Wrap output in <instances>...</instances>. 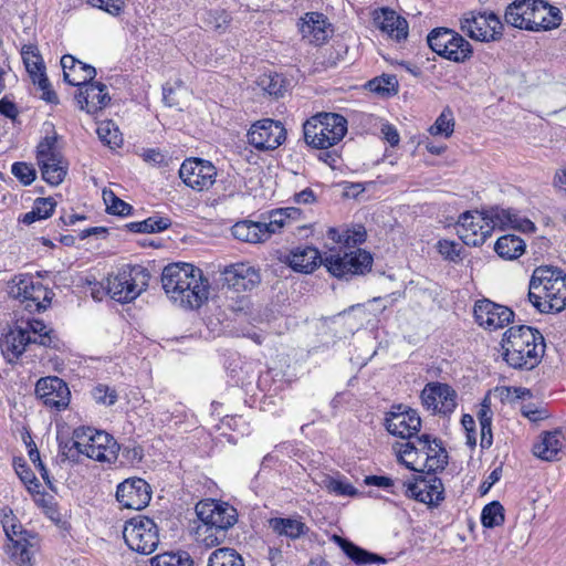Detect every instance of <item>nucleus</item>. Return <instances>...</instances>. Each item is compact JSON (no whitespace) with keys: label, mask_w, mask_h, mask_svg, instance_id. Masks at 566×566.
Instances as JSON below:
<instances>
[{"label":"nucleus","mask_w":566,"mask_h":566,"mask_svg":"<svg viewBox=\"0 0 566 566\" xmlns=\"http://www.w3.org/2000/svg\"><path fill=\"white\" fill-rule=\"evenodd\" d=\"M326 489L331 493H335L336 495L342 496H355L358 494V491L356 488H354L352 484L346 483L342 480L329 478L326 480Z\"/></svg>","instance_id":"4d7b16f0"},{"label":"nucleus","mask_w":566,"mask_h":566,"mask_svg":"<svg viewBox=\"0 0 566 566\" xmlns=\"http://www.w3.org/2000/svg\"><path fill=\"white\" fill-rule=\"evenodd\" d=\"M142 157L146 163H149L154 166L160 167V166L168 165L167 156L158 149H154V148L145 149L142 154Z\"/></svg>","instance_id":"69168bd1"},{"label":"nucleus","mask_w":566,"mask_h":566,"mask_svg":"<svg viewBox=\"0 0 566 566\" xmlns=\"http://www.w3.org/2000/svg\"><path fill=\"white\" fill-rule=\"evenodd\" d=\"M59 447L63 460L76 461L78 455L82 454V447L76 444V438H74V434L72 436V440H60Z\"/></svg>","instance_id":"bf43d9fd"},{"label":"nucleus","mask_w":566,"mask_h":566,"mask_svg":"<svg viewBox=\"0 0 566 566\" xmlns=\"http://www.w3.org/2000/svg\"><path fill=\"white\" fill-rule=\"evenodd\" d=\"M430 49L440 56L463 63L472 56V46L461 34L448 28L433 29L427 36Z\"/></svg>","instance_id":"9d476101"},{"label":"nucleus","mask_w":566,"mask_h":566,"mask_svg":"<svg viewBox=\"0 0 566 566\" xmlns=\"http://www.w3.org/2000/svg\"><path fill=\"white\" fill-rule=\"evenodd\" d=\"M375 24L390 38L401 41L408 35V23L406 19L398 15L394 10L381 9L374 18Z\"/></svg>","instance_id":"c756f323"},{"label":"nucleus","mask_w":566,"mask_h":566,"mask_svg":"<svg viewBox=\"0 0 566 566\" xmlns=\"http://www.w3.org/2000/svg\"><path fill=\"white\" fill-rule=\"evenodd\" d=\"M269 527L279 536H285L292 541L305 535L308 527L301 520L292 517H272Z\"/></svg>","instance_id":"473e14b6"},{"label":"nucleus","mask_w":566,"mask_h":566,"mask_svg":"<svg viewBox=\"0 0 566 566\" xmlns=\"http://www.w3.org/2000/svg\"><path fill=\"white\" fill-rule=\"evenodd\" d=\"M11 172L24 186L31 185L36 176L35 169L27 163H14Z\"/></svg>","instance_id":"6e6d98bb"},{"label":"nucleus","mask_w":566,"mask_h":566,"mask_svg":"<svg viewBox=\"0 0 566 566\" xmlns=\"http://www.w3.org/2000/svg\"><path fill=\"white\" fill-rule=\"evenodd\" d=\"M565 437L562 429H555L553 431H544L539 434L538 440L533 444V454L548 462L559 460V453L563 452L565 447Z\"/></svg>","instance_id":"393cba45"},{"label":"nucleus","mask_w":566,"mask_h":566,"mask_svg":"<svg viewBox=\"0 0 566 566\" xmlns=\"http://www.w3.org/2000/svg\"><path fill=\"white\" fill-rule=\"evenodd\" d=\"M395 447L398 455V461L406 465L411 471L421 472L416 465L419 457L423 455V467L428 473L442 471L448 464V453L442 447V442L438 439H432L429 434H422L413 441H408Z\"/></svg>","instance_id":"39448f33"},{"label":"nucleus","mask_w":566,"mask_h":566,"mask_svg":"<svg viewBox=\"0 0 566 566\" xmlns=\"http://www.w3.org/2000/svg\"><path fill=\"white\" fill-rule=\"evenodd\" d=\"M232 235L240 241L248 243H261L268 240L273 233H276L269 221L256 222L243 220L237 222L231 228Z\"/></svg>","instance_id":"c85d7f7f"},{"label":"nucleus","mask_w":566,"mask_h":566,"mask_svg":"<svg viewBox=\"0 0 566 566\" xmlns=\"http://www.w3.org/2000/svg\"><path fill=\"white\" fill-rule=\"evenodd\" d=\"M27 329L11 328L0 337V352L7 363H15L30 344Z\"/></svg>","instance_id":"cd10ccee"},{"label":"nucleus","mask_w":566,"mask_h":566,"mask_svg":"<svg viewBox=\"0 0 566 566\" xmlns=\"http://www.w3.org/2000/svg\"><path fill=\"white\" fill-rule=\"evenodd\" d=\"M335 542L339 545L345 555L357 565H367L374 563H385L386 559L377 554L370 553L353 542L340 536H334Z\"/></svg>","instance_id":"f704fd0d"},{"label":"nucleus","mask_w":566,"mask_h":566,"mask_svg":"<svg viewBox=\"0 0 566 566\" xmlns=\"http://www.w3.org/2000/svg\"><path fill=\"white\" fill-rule=\"evenodd\" d=\"M96 133L101 142L111 148L119 147L123 143L122 134L112 120L99 123Z\"/></svg>","instance_id":"c03bdc74"},{"label":"nucleus","mask_w":566,"mask_h":566,"mask_svg":"<svg viewBox=\"0 0 566 566\" xmlns=\"http://www.w3.org/2000/svg\"><path fill=\"white\" fill-rule=\"evenodd\" d=\"M103 200L106 205V211L116 216H128L133 207L118 198L112 190H103Z\"/></svg>","instance_id":"864d4df0"},{"label":"nucleus","mask_w":566,"mask_h":566,"mask_svg":"<svg viewBox=\"0 0 566 566\" xmlns=\"http://www.w3.org/2000/svg\"><path fill=\"white\" fill-rule=\"evenodd\" d=\"M188 280L184 286L182 296H179L176 303L185 308H200L208 301L209 282L199 268H197V273H192Z\"/></svg>","instance_id":"4be33fe9"},{"label":"nucleus","mask_w":566,"mask_h":566,"mask_svg":"<svg viewBox=\"0 0 566 566\" xmlns=\"http://www.w3.org/2000/svg\"><path fill=\"white\" fill-rule=\"evenodd\" d=\"M284 262L301 273H312L319 264H324L334 276L348 279L370 271L373 256L369 252L357 249L350 253H344V255L331 253L322 258L316 248L305 245L291 250L284 256Z\"/></svg>","instance_id":"f257e3e1"},{"label":"nucleus","mask_w":566,"mask_h":566,"mask_svg":"<svg viewBox=\"0 0 566 566\" xmlns=\"http://www.w3.org/2000/svg\"><path fill=\"white\" fill-rule=\"evenodd\" d=\"M123 537L132 551L143 555L151 554L159 544L158 527L153 520L146 516L126 521Z\"/></svg>","instance_id":"9b49d317"},{"label":"nucleus","mask_w":566,"mask_h":566,"mask_svg":"<svg viewBox=\"0 0 566 566\" xmlns=\"http://www.w3.org/2000/svg\"><path fill=\"white\" fill-rule=\"evenodd\" d=\"M88 2L98 9L111 14H118L123 7V0H88Z\"/></svg>","instance_id":"338daca9"},{"label":"nucleus","mask_w":566,"mask_h":566,"mask_svg":"<svg viewBox=\"0 0 566 566\" xmlns=\"http://www.w3.org/2000/svg\"><path fill=\"white\" fill-rule=\"evenodd\" d=\"M11 294L15 298H19L24 304V308L29 312L46 310L54 295L52 290L28 275L19 279L17 284L11 289Z\"/></svg>","instance_id":"2eb2a0df"},{"label":"nucleus","mask_w":566,"mask_h":566,"mask_svg":"<svg viewBox=\"0 0 566 566\" xmlns=\"http://www.w3.org/2000/svg\"><path fill=\"white\" fill-rule=\"evenodd\" d=\"M248 143L260 151L279 148L286 139L283 124L272 118H264L251 125L247 134Z\"/></svg>","instance_id":"4468645a"},{"label":"nucleus","mask_w":566,"mask_h":566,"mask_svg":"<svg viewBox=\"0 0 566 566\" xmlns=\"http://www.w3.org/2000/svg\"><path fill=\"white\" fill-rule=\"evenodd\" d=\"M438 252L448 261L459 262L461 261V247L449 240H439L437 243Z\"/></svg>","instance_id":"5fc2aeb1"},{"label":"nucleus","mask_w":566,"mask_h":566,"mask_svg":"<svg viewBox=\"0 0 566 566\" xmlns=\"http://www.w3.org/2000/svg\"><path fill=\"white\" fill-rule=\"evenodd\" d=\"M19 328L28 331L27 333L30 335V344H38L43 347L52 348H56L59 345V339L54 335V331L52 328H48L42 321H28L24 326H19Z\"/></svg>","instance_id":"72a5a7b5"},{"label":"nucleus","mask_w":566,"mask_h":566,"mask_svg":"<svg viewBox=\"0 0 566 566\" xmlns=\"http://www.w3.org/2000/svg\"><path fill=\"white\" fill-rule=\"evenodd\" d=\"M196 514L203 523L205 537L202 542L207 546L221 544L226 538L227 531L238 521V513L233 506L214 500L200 501L196 505Z\"/></svg>","instance_id":"423d86ee"},{"label":"nucleus","mask_w":566,"mask_h":566,"mask_svg":"<svg viewBox=\"0 0 566 566\" xmlns=\"http://www.w3.org/2000/svg\"><path fill=\"white\" fill-rule=\"evenodd\" d=\"M421 400L433 413L449 415L457 407V391H421Z\"/></svg>","instance_id":"7c9ffc66"},{"label":"nucleus","mask_w":566,"mask_h":566,"mask_svg":"<svg viewBox=\"0 0 566 566\" xmlns=\"http://www.w3.org/2000/svg\"><path fill=\"white\" fill-rule=\"evenodd\" d=\"M21 56L33 82H36L38 77L45 75V66L36 45H23L21 49Z\"/></svg>","instance_id":"e433bc0d"},{"label":"nucleus","mask_w":566,"mask_h":566,"mask_svg":"<svg viewBox=\"0 0 566 566\" xmlns=\"http://www.w3.org/2000/svg\"><path fill=\"white\" fill-rule=\"evenodd\" d=\"M259 85L274 97L283 96L285 92V80L280 74H264L260 77Z\"/></svg>","instance_id":"603ef678"},{"label":"nucleus","mask_w":566,"mask_h":566,"mask_svg":"<svg viewBox=\"0 0 566 566\" xmlns=\"http://www.w3.org/2000/svg\"><path fill=\"white\" fill-rule=\"evenodd\" d=\"M366 238V232L363 229V227H359L357 230L354 231H347L345 233L344 243L347 247H350V244L356 245L359 243H363Z\"/></svg>","instance_id":"774afa93"},{"label":"nucleus","mask_w":566,"mask_h":566,"mask_svg":"<svg viewBox=\"0 0 566 566\" xmlns=\"http://www.w3.org/2000/svg\"><path fill=\"white\" fill-rule=\"evenodd\" d=\"M521 413L530 421L537 422L548 417L547 410L542 406L522 402L520 408Z\"/></svg>","instance_id":"052dcab7"},{"label":"nucleus","mask_w":566,"mask_h":566,"mask_svg":"<svg viewBox=\"0 0 566 566\" xmlns=\"http://www.w3.org/2000/svg\"><path fill=\"white\" fill-rule=\"evenodd\" d=\"M476 417L479 419L480 426L492 423L493 411L491 409L490 391L482 399L479 406V411L476 412Z\"/></svg>","instance_id":"e2e57ef3"},{"label":"nucleus","mask_w":566,"mask_h":566,"mask_svg":"<svg viewBox=\"0 0 566 566\" xmlns=\"http://www.w3.org/2000/svg\"><path fill=\"white\" fill-rule=\"evenodd\" d=\"M222 277L224 284L238 292L252 290L261 282L259 271L247 263L227 266L222 272Z\"/></svg>","instance_id":"b1692460"},{"label":"nucleus","mask_w":566,"mask_h":566,"mask_svg":"<svg viewBox=\"0 0 566 566\" xmlns=\"http://www.w3.org/2000/svg\"><path fill=\"white\" fill-rule=\"evenodd\" d=\"M367 87L370 92H374L380 96H391L398 93V80L396 75L382 74L370 80L367 83Z\"/></svg>","instance_id":"37998d69"},{"label":"nucleus","mask_w":566,"mask_h":566,"mask_svg":"<svg viewBox=\"0 0 566 566\" xmlns=\"http://www.w3.org/2000/svg\"><path fill=\"white\" fill-rule=\"evenodd\" d=\"M34 389H69L67 384L56 377V376H48L39 378L35 381V388Z\"/></svg>","instance_id":"680f3d73"},{"label":"nucleus","mask_w":566,"mask_h":566,"mask_svg":"<svg viewBox=\"0 0 566 566\" xmlns=\"http://www.w3.org/2000/svg\"><path fill=\"white\" fill-rule=\"evenodd\" d=\"M149 277L150 274L145 268L136 265L109 274L105 289L113 300L120 303L130 302L146 290Z\"/></svg>","instance_id":"6e6552de"},{"label":"nucleus","mask_w":566,"mask_h":566,"mask_svg":"<svg viewBox=\"0 0 566 566\" xmlns=\"http://www.w3.org/2000/svg\"><path fill=\"white\" fill-rule=\"evenodd\" d=\"M171 226L169 218L153 216L143 221L127 223L125 227L130 232L136 233H157L167 230Z\"/></svg>","instance_id":"58836bf2"},{"label":"nucleus","mask_w":566,"mask_h":566,"mask_svg":"<svg viewBox=\"0 0 566 566\" xmlns=\"http://www.w3.org/2000/svg\"><path fill=\"white\" fill-rule=\"evenodd\" d=\"M208 566H244V562L234 549L219 548L211 554Z\"/></svg>","instance_id":"49530a36"},{"label":"nucleus","mask_w":566,"mask_h":566,"mask_svg":"<svg viewBox=\"0 0 566 566\" xmlns=\"http://www.w3.org/2000/svg\"><path fill=\"white\" fill-rule=\"evenodd\" d=\"M528 301L543 314L566 308V273L555 266H537L531 276Z\"/></svg>","instance_id":"f03ea898"},{"label":"nucleus","mask_w":566,"mask_h":566,"mask_svg":"<svg viewBox=\"0 0 566 566\" xmlns=\"http://www.w3.org/2000/svg\"><path fill=\"white\" fill-rule=\"evenodd\" d=\"M151 499L149 484L140 478L126 479L118 484L116 490V500L125 509L143 510Z\"/></svg>","instance_id":"a211bd4d"},{"label":"nucleus","mask_w":566,"mask_h":566,"mask_svg":"<svg viewBox=\"0 0 566 566\" xmlns=\"http://www.w3.org/2000/svg\"><path fill=\"white\" fill-rule=\"evenodd\" d=\"M489 219L493 222L494 229L512 228L521 232H534L536 227L530 219L522 217L514 209L494 207L488 210Z\"/></svg>","instance_id":"bb28decb"},{"label":"nucleus","mask_w":566,"mask_h":566,"mask_svg":"<svg viewBox=\"0 0 566 566\" xmlns=\"http://www.w3.org/2000/svg\"><path fill=\"white\" fill-rule=\"evenodd\" d=\"M34 84H38L39 88L42 91V98L49 103L57 104L59 98L56 93L51 88V84L46 77V75H43L41 77L36 78V82H33Z\"/></svg>","instance_id":"0e129e2a"},{"label":"nucleus","mask_w":566,"mask_h":566,"mask_svg":"<svg viewBox=\"0 0 566 566\" xmlns=\"http://www.w3.org/2000/svg\"><path fill=\"white\" fill-rule=\"evenodd\" d=\"M507 24L527 31L556 29L562 23V12L544 0H514L504 14Z\"/></svg>","instance_id":"20e7f679"},{"label":"nucleus","mask_w":566,"mask_h":566,"mask_svg":"<svg viewBox=\"0 0 566 566\" xmlns=\"http://www.w3.org/2000/svg\"><path fill=\"white\" fill-rule=\"evenodd\" d=\"M62 154L56 147V136H45L36 147L38 164L43 161H59Z\"/></svg>","instance_id":"de8ad7c7"},{"label":"nucleus","mask_w":566,"mask_h":566,"mask_svg":"<svg viewBox=\"0 0 566 566\" xmlns=\"http://www.w3.org/2000/svg\"><path fill=\"white\" fill-rule=\"evenodd\" d=\"M55 205L52 198H39L35 200L32 210L23 214L21 221L31 224L36 220L46 219L53 213Z\"/></svg>","instance_id":"79ce46f5"},{"label":"nucleus","mask_w":566,"mask_h":566,"mask_svg":"<svg viewBox=\"0 0 566 566\" xmlns=\"http://www.w3.org/2000/svg\"><path fill=\"white\" fill-rule=\"evenodd\" d=\"M525 242L517 235L505 234L500 237L494 245L495 252L499 256L506 260H514L520 258L525 251Z\"/></svg>","instance_id":"c9c22d12"},{"label":"nucleus","mask_w":566,"mask_h":566,"mask_svg":"<svg viewBox=\"0 0 566 566\" xmlns=\"http://www.w3.org/2000/svg\"><path fill=\"white\" fill-rule=\"evenodd\" d=\"M301 216L302 211L298 208H281L271 212L269 218V226H272L275 232H279L285 226L286 219L298 220Z\"/></svg>","instance_id":"3c124183"},{"label":"nucleus","mask_w":566,"mask_h":566,"mask_svg":"<svg viewBox=\"0 0 566 566\" xmlns=\"http://www.w3.org/2000/svg\"><path fill=\"white\" fill-rule=\"evenodd\" d=\"M42 178L52 186L60 185L67 171V164L65 163L63 156L59 158V161H43L39 163Z\"/></svg>","instance_id":"ea45409f"},{"label":"nucleus","mask_w":566,"mask_h":566,"mask_svg":"<svg viewBox=\"0 0 566 566\" xmlns=\"http://www.w3.org/2000/svg\"><path fill=\"white\" fill-rule=\"evenodd\" d=\"M15 472L19 475L20 480L27 486L28 491L31 493H39L40 483L32 470L25 464H20L15 468Z\"/></svg>","instance_id":"13d9d810"},{"label":"nucleus","mask_w":566,"mask_h":566,"mask_svg":"<svg viewBox=\"0 0 566 566\" xmlns=\"http://www.w3.org/2000/svg\"><path fill=\"white\" fill-rule=\"evenodd\" d=\"M197 268L190 263H171L164 268L161 283L166 294L176 303L182 296L184 286Z\"/></svg>","instance_id":"412c9836"},{"label":"nucleus","mask_w":566,"mask_h":566,"mask_svg":"<svg viewBox=\"0 0 566 566\" xmlns=\"http://www.w3.org/2000/svg\"><path fill=\"white\" fill-rule=\"evenodd\" d=\"M454 119L452 112L449 108L442 111L433 125L430 126L429 133L433 136L450 137L453 133Z\"/></svg>","instance_id":"8fccbe9b"},{"label":"nucleus","mask_w":566,"mask_h":566,"mask_svg":"<svg viewBox=\"0 0 566 566\" xmlns=\"http://www.w3.org/2000/svg\"><path fill=\"white\" fill-rule=\"evenodd\" d=\"M76 444L82 447V454L99 462L114 463L120 449L117 441L106 431L91 427H78L74 430Z\"/></svg>","instance_id":"1a4fd4ad"},{"label":"nucleus","mask_w":566,"mask_h":566,"mask_svg":"<svg viewBox=\"0 0 566 566\" xmlns=\"http://www.w3.org/2000/svg\"><path fill=\"white\" fill-rule=\"evenodd\" d=\"M305 143L316 149H327L339 143L347 133V120L336 113H319L303 125Z\"/></svg>","instance_id":"0eeeda50"},{"label":"nucleus","mask_w":566,"mask_h":566,"mask_svg":"<svg viewBox=\"0 0 566 566\" xmlns=\"http://www.w3.org/2000/svg\"><path fill=\"white\" fill-rule=\"evenodd\" d=\"M494 230L493 222L489 219L488 210L467 211L462 213L457 223V233L467 245L480 247Z\"/></svg>","instance_id":"f8f14e48"},{"label":"nucleus","mask_w":566,"mask_h":566,"mask_svg":"<svg viewBox=\"0 0 566 566\" xmlns=\"http://www.w3.org/2000/svg\"><path fill=\"white\" fill-rule=\"evenodd\" d=\"M301 25V33L307 38L311 43L322 44L328 38L326 21L322 13L307 12Z\"/></svg>","instance_id":"2f4dec72"},{"label":"nucleus","mask_w":566,"mask_h":566,"mask_svg":"<svg viewBox=\"0 0 566 566\" xmlns=\"http://www.w3.org/2000/svg\"><path fill=\"white\" fill-rule=\"evenodd\" d=\"M151 566H195L188 552H166L150 559Z\"/></svg>","instance_id":"a19ab883"},{"label":"nucleus","mask_w":566,"mask_h":566,"mask_svg":"<svg viewBox=\"0 0 566 566\" xmlns=\"http://www.w3.org/2000/svg\"><path fill=\"white\" fill-rule=\"evenodd\" d=\"M406 495L436 507L444 500L443 483L434 475L418 476L413 483H408Z\"/></svg>","instance_id":"aec40b11"},{"label":"nucleus","mask_w":566,"mask_h":566,"mask_svg":"<svg viewBox=\"0 0 566 566\" xmlns=\"http://www.w3.org/2000/svg\"><path fill=\"white\" fill-rule=\"evenodd\" d=\"M51 410L61 411L69 407L71 391H44L38 397Z\"/></svg>","instance_id":"09e8293b"},{"label":"nucleus","mask_w":566,"mask_h":566,"mask_svg":"<svg viewBox=\"0 0 566 566\" xmlns=\"http://www.w3.org/2000/svg\"><path fill=\"white\" fill-rule=\"evenodd\" d=\"M474 317L476 323L483 328L495 331L511 323L514 313L507 306L483 298L475 302Z\"/></svg>","instance_id":"6ab92c4d"},{"label":"nucleus","mask_w":566,"mask_h":566,"mask_svg":"<svg viewBox=\"0 0 566 566\" xmlns=\"http://www.w3.org/2000/svg\"><path fill=\"white\" fill-rule=\"evenodd\" d=\"M64 81L73 86H83L92 82L96 76L94 66L85 64L74 56L66 54L61 59Z\"/></svg>","instance_id":"a878e982"},{"label":"nucleus","mask_w":566,"mask_h":566,"mask_svg":"<svg viewBox=\"0 0 566 566\" xmlns=\"http://www.w3.org/2000/svg\"><path fill=\"white\" fill-rule=\"evenodd\" d=\"M387 431L401 439H411L421 428L418 412L405 405H395L385 418Z\"/></svg>","instance_id":"f3484780"},{"label":"nucleus","mask_w":566,"mask_h":566,"mask_svg":"<svg viewBox=\"0 0 566 566\" xmlns=\"http://www.w3.org/2000/svg\"><path fill=\"white\" fill-rule=\"evenodd\" d=\"M107 87L101 82H90L78 87L75 99L82 111L88 114H95L105 108L111 102Z\"/></svg>","instance_id":"5701e85b"},{"label":"nucleus","mask_w":566,"mask_h":566,"mask_svg":"<svg viewBox=\"0 0 566 566\" xmlns=\"http://www.w3.org/2000/svg\"><path fill=\"white\" fill-rule=\"evenodd\" d=\"M481 522L484 527L493 528L504 523V507L497 502L493 501L486 504L481 513Z\"/></svg>","instance_id":"a18cd8bd"},{"label":"nucleus","mask_w":566,"mask_h":566,"mask_svg":"<svg viewBox=\"0 0 566 566\" xmlns=\"http://www.w3.org/2000/svg\"><path fill=\"white\" fill-rule=\"evenodd\" d=\"M504 359L513 368L532 369L537 366L545 352L543 335L531 326L510 327L502 339Z\"/></svg>","instance_id":"7ed1b4c3"},{"label":"nucleus","mask_w":566,"mask_h":566,"mask_svg":"<svg viewBox=\"0 0 566 566\" xmlns=\"http://www.w3.org/2000/svg\"><path fill=\"white\" fill-rule=\"evenodd\" d=\"M179 177L189 188L203 191L216 182L217 168L209 160L187 158L180 166Z\"/></svg>","instance_id":"dca6fc26"},{"label":"nucleus","mask_w":566,"mask_h":566,"mask_svg":"<svg viewBox=\"0 0 566 566\" xmlns=\"http://www.w3.org/2000/svg\"><path fill=\"white\" fill-rule=\"evenodd\" d=\"M460 25L470 38L483 42L500 40L503 34V23L493 12H469L461 19Z\"/></svg>","instance_id":"ddd939ff"},{"label":"nucleus","mask_w":566,"mask_h":566,"mask_svg":"<svg viewBox=\"0 0 566 566\" xmlns=\"http://www.w3.org/2000/svg\"><path fill=\"white\" fill-rule=\"evenodd\" d=\"M31 546L25 537H20L15 542L8 543L6 552L18 566H32L33 553L30 549Z\"/></svg>","instance_id":"4c0bfd02"}]
</instances>
